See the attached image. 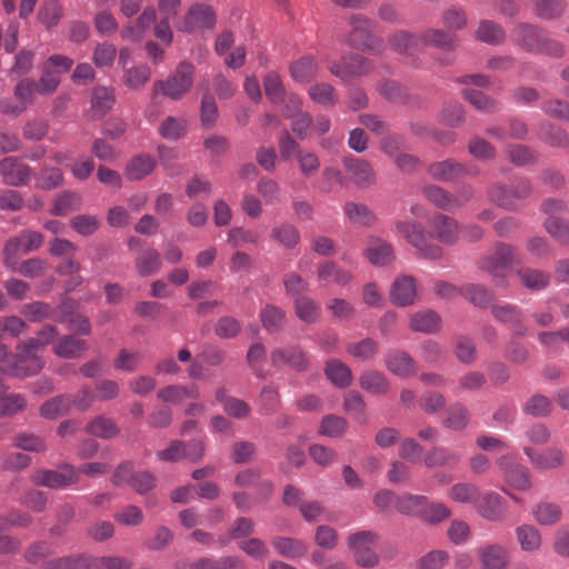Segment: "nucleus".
I'll return each mask as SVG.
<instances>
[{
	"mask_svg": "<svg viewBox=\"0 0 569 569\" xmlns=\"http://www.w3.org/2000/svg\"><path fill=\"white\" fill-rule=\"evenodd\" d=\"M453 34L441 30H429L422 36H411L407 32H398L390 39V46L402 54H413L426 46H433L443 50L455 48Z\"/></svg>",
	"mask_w": 569,
	"mask_h": 569,
	"instance_id": "f257e3e1",
	"label": "nucleus"
},
{
	"mask_svg": "<svg viewBox=\"0 0 569 569\" xmlns=\"http://www.w3.org/2000/svg\"><path fill=\"white\" fill-rule=\"evenodd\" d=\"M57 335L53 326H44L38 333L37 338H31L23 345H20L19 362L29 361V367L18 363L14 367V373L18 376H33L43 368V361L38 357L37 352L46 346H49Z\"/></svg>",
	"mask_w": 569,
	"mask_h": 569,
	"instance_id": "f03ea898",
	"label": "nucleus"
},
{
	"mask_svg": "<svg viewBox=\"0 0 569 569\" xmlns=\"http://www.w3.org/2000/svg\"><path fill=\"white\" fill-rule=\"evenodd\" d=\"M194 70L189 61L179 62L169 78L153 82L154 94L161 93L173 101L183 98L194 84Z\"/></svg>",
	"mask_w": 569,
	"mask_h": 569,
	"instance_id": "7ed1b4c3",
	"label": "nucleus"
},
{
	"mask_svg": "<svg viewBox=\"0 0 569 569\" xmlns=\"http://www.w3.org/2000/svg\"><path fill=\"white\" fill-rule=\"evenodd\" d=\"M397 233L403 236L408 243L416 248L422 259H441L443 251L439 246L428 242L429 234L421 224L408 221H398L396 223Z\"/></svg>",
	"mask_w": 569,
	"mask_h": 569,
	"instance_id": "20e7f679",
	"label": "nucleus"
},
{
	"mask_svg": "<svg viewBox=\"0 0 569 569\" xmlns=\"http://www.w3.org/2000/svg\"><path fill=\"white\" fill-rule=\"evenodd\" d=\"M377 542L378 533L372 531H359L347 538L349 551L352 552L356 563L361 568H375L379 565V556L373 550Z\"/></svg>",
	"mask_w": 569,
	"mask_h": 569,
	"instance_id": "39448f33",
	"label": "nucleus"
},
{
	"mask_svg": "<svg viewBox=\"0 0 569 569\" xmlns=\"http://www.w3.org/2000/svg\"><path fill=\"white\" fill-rule=\"evenodd\" d=\"M43 237L40 232L27 230L7 241L3 253L4 263L12 268L19 254H28L41 248Z\"/></svg>",
	"mask_w": 569,
	"mask_h": 569,
	"instance_id": "423d86ee",
	"label": "nucleus"
},
{
	"mask_svg": "<svg viewBox=\"0 0 569 569\" xmlns=\"http://www.w3.org/2000/svg\"><path fill=\"white\" fill-rule=\"evenodd\" d=\"M78 481V470L74 466L63 465L56 470L39 469L32 476V482L50 489H64Z\"/></svg>",
	"mask_w": 569,
	"mask_h": 569,
	"instance_id": "0eeeda50",
	"label": "nucleus"
},
{
	"mask_svg": "<svg viewBox=\"0 0 569 569\" xmlns=\"http://www.w3.org/2000/svg\"><path fill=\"white\" fill-rule=\"evenodd\" d=\"M515 39L527 50H542L552 56L561 54L562 48L545 38L537 28L520 24L515 29Z\"/></svg>",
	"mask_w": 569,
	"mask_h": 569,
	"instance_id": "6e6552de",
	"label": "nucleus"
},
{
	"mask_svg": "<svg viewBox=\"0 0 569 569\" xmlns=\"http://www.w3.org/2000/svg\"><path fill=\"white\" fill-rule=\"evenodd\" d=\"M214 13L210 7L196 4L189 9L184 18L177 22L176 29L179 32L191 33L211 29L214 26Z\"/></svg>",
	"mask_w": 569,
	"mask_h": 569,
	"instance_id": "1a4fd4ad",
	"label": "nucleus"
},
{
	"mask_svg": "<svg viewBox=\"0 0 569 569\" xmlns=\"http://www.w3.org/2000/svg\"><path fill=\"white\" fill-rule=\"evenodd\" d=\"M351 26L352 30L348 37V42L350 46L370 51L380 48L381 43L372 34V22L369 19L359 14H355L351 18Z\"/></svg>",
	"mask_w": 569,
	"mask_h": 569,
	"instance_id": "9d476101",
	"label": "nucleus"
},
{
	"mask_svg": "<svg viewBox=\"0 0 569 569\" xmlns=\"http://www.w3.org/2000/svg\"><path fill=\"white\" fill-rule=\"evenodd\" d=\"M505 482L515 490L527 491L531 489V478L529 469L525 466L509 460L508 456H501L498 460Z\"/></svg>",
	"mask_w": 569,
	"mask_h": 569,
	"instance_id": "9b49d317",
	"label": "nucleus"
},
{
	"mask_svg": "<svg viewBox=\"0 0 569 569\" xmlns=\"http://www.w3.org/2000/svg\"><path fill=\"white\" fill-rule=\"evenodd\" d=\"M516 260L515 250L503 243L495 247L493 252L480 261V269L488 271L492 277H502L509 266Z\"/></svg>",
	"mask_w": 569,
	"mask_h": 569,
	"instance_id": "f8f14e48",
	"label": "nucleus"
},
{
	"mask_svg": "<svg viewBox=\"0 0 569 569\" xmlns=\"http://www.w3.org/2000/svg\"><path fill=\"white\" fill-rule=\"evenodd\" d=\"M523 451L532 467L540 470L561 468L566 462V452L560 448L552 447L538 452L531 447H525Z\"/></svg>",
	"mask_w": 569,
	"mask_h": 569,
	"instance_id": "ddd939ff",
	"label": "nucleus"
},
{
	"mask_svg": "<svg viewBox=\"0 0 569 569\" xmlns=\"http://www.w3.org/2000/svg\"><path fill=\"white\" fill-rule=\"evenodd\" d=\"M270 359L272 366L287 365L298 371H303L309 366L307 353L297 345L273 349Z\"/></svg>",
	"mask_w": 569,
	"mask_h": 569,
	"instance_id": "4468645a",
	"label": "nucleus"
},
{
	"mask_svg": "<svg viewBox=\"0 0 569 569\" xmlns=\"http://www.w3.org/2000/svg\"><path fill=\"white\" fill-rule=\"evenodd\" d=\"M0 174L6 184L23 186L31 178V169L17 158H6L0 162Z\"/></svg>",
	"mask_w": 569,
	"mask_h": 569,
	"instance_id": "2eb2a0df",
	"label": "nucleus"
},
{
	"mask_svg": "<svg viewBox=\"0 0 569 569\" xmlns=\"http://www.w3.org/2000/svg\"><path fill=\"white\" fill-rule=\"evenodd\" d=\"M475 507L479 515L491 522H500L505 517V502L499 493L493 491L479 495Z\"/></svg>",
	"mask_w": 569,
	"mask_h": 569,
	"instance_id": "dca6fc26",
	"label": "nucleus"
},
{
	"mask_svg": "<svg viewBox=\"0 0 569 569\" xmlns=\"http://www.w3.org/2000/svg\"><path fill=\"white\" fill-rule=\"evenodd\" d=\"M477 553L482 569L508 568V551L502 545H483L478 548Z\"/></svg>",
	"mask_w": 569,
	"mask_h": 569,
	"instance_id": "f3484780",
	"label": "nucleus"
},
{
	"mask_svg": "<svg viewBox=\"0 0 569 569\" xmlns=\"http://www.w3.org/2000/svg\"><path fill=\"white\" fill-rule=\"evenodd\" d=\"M418 296L417 283L413 277L400 276L391 288V300L395 305L407 307L416 302Z\"/></svg>",
	"mask_w": 569,
	"mask_h": 569,
	"instance_id": "a211bd4d",
	"label": "nucleus"
},
{
	"mask_svg": "<svg viewBox=\"0 0 569 569\" xmlns=\"http://www.w3.org/2000/svg\"><path fill=\"white\" fill-rule=\"evenodd\" d=\"M371 264L385 267L395 259V251L391 243L379 237H370L365 252Z\"/></svg>",
	"mask_w": 569,
	"mask_h": 569,
	"instance_id": "6ab92c4d",
	"label": "nucleus"
},
{
	"mask_svg": "<svg viewBox=\"0 0 569 569\" xmlns=\"http://www.w3.org/2000/svg\"><path fill=\"white\" fill-rule=\"evenodd\" d=\"M432 237L443 244H453L458 238L459 229L453 218L438 214L431 220Z\"/></svg>",
	"mask_w": 569,
	"mask_h": 569,
	"instance_id": "aec40b11",
	"label": "nucleus"
},
{
	"mask_svg": "<svg viewBox=\"0 0 569 569\" xmlns=\"http://www.w3.org/2000/svg\"><path fill=\"white\" fill-rule=\"evenodd\" d=\"M530 513L533 521L541 526H553L562 519L561 506L549 500H542L533 505Z\"/></svg>",
	"mask_w": 569,
	"mask_h": 569,
	"instance_id": "412c9836",
	"label": "nucleus"
},
{
	"mask_svg": "<svg viewBox=\"0 0 569 569\" xmlns=\"http://www.w3.org/2000/svg\"><path fill=\"white\" fill-rule=\"evenodd\" d=\"M345 167L349 179L360 188H366L373 183L375 172L370 163L362 159H347Z\"/></svg>",
	"mask_w": 569,
	"mask_h": 569,
	"instance_id": "4be33fe9",
	"label": "nucleus"
},
{
	"mask_svg": "<svg viewBox=\"0 0 569 569\" xmlns=\"http://www.w3.org/2000/svg\"><path fill=\"white\" fill-rule=\"evenodd\" d=\"M318 280L325 284L345 287L353 280V274L332 261H323L318 267Z\"/></svg>",
	"mask_w": 569,
	"mask_h": 569,
	"instance_id": "5701e85b",
	"label": "nucleus"
},
{
	"mask_svg": "<svg viewBox=\"0 0 569 569\" xmlns=\"http://www.w3.org/2000/svg\"><path fill=\"white\" fill-rule=\"evenodd\" d=\"M370 70V64L367 59L360 56L346 60L343 63H333L330 71L333 76L341 78L345 81L367 73Z\"/></svg>",
	"mask_w": 569,
	"mask_h": 569,
	"instance_id": "b1692460",
	"label": "nucleus"
},
{
	"mask_svg": "<svg viewBox=\"0 0 569 569\" xmlns=\"http://www.w3.org/2000/svg\"><path fill=\"white\" fill-rule=\"evenodd\" d=\"M325 375L326 378L330 380L335 387L341 389L349 387L353 380V375L350 367L338 359L327 360Z\"/></svg>",
	"mask_w": 569,
	"mask_h": 569,
	"instance_id": "393cba45",
	"label": "nucleus"
},
{
	"mask_svg": "<svg viewBox=\"0 0 569 569\" xmlns=\"http://www.w3.org/2000/svg\"><path fill=\"white\" fill-rule=\"evenodd\" d=\"M76 303L66 301L61 305L62 317L60 321L68 326V329L77 335H90L91 326L86 316L74 313Z\"/></svg>",
	"mask_w": 569,
	"mask_h": 569,
	"instance_id": "a878e982",
	"label": "nucleus"
},
{
	"mask_svg": "<svg viewBox=\"0 0 569 569\" xmlns=\"http://www.w3.org/2000/svg\"><path fill=\"white\" fill-rule=\"evenodd\" d=\"M386 368L400 378H407L416 372L415 360L405 351L395 350L386 356Z\"/></svg>",
	"mask_w": 569,
	"mask_h": 569,
	"instance_id": "bb28decb",
	"label": "nucleus"
},
{
	"mask_svg": "<svg viewBox=\"0 0 569 569\" xmlns=\"http://www.w3.org/2000/svg\"><path fill=\"white\" fill-rule=\"evenodd\" d=\"M271 543L277 553L289 559L301 558L308 551L303 541L292 537L277 536L272 538Z\"/></svg>",
	"mask_w": 569,
	"mask_h": 569,
	"instance_id": "cd10ccee",
	"label": "nucleus"
},
{
	"mask_svg": "<svg viewBox=\"0 0 569 569\" xmlns=\"http://www.w3.org/2000/svg\"><path fill=\"white\" fill-rule=\"evenodd\" d=\"M409 326L416 332L430 335L440 329L441 318L432 310L417 311L410 316Z\"/></svg>",
	"mask_w": 569,
	"mask_h": 569,
	"instance_id": "c85d7f7f",
	"label": "nucleus"
},
{
	"mask_svg": "<svg viewBox=\"0 0 569 569\" xmlns=\"http://www.w3.org/2000/svg\"><path fill=\"white\" fill-rule=\"evenodd\" d=\"M260 321L266 331L277 333L286 323V311L273 303L264 305L260 311Z\"/></svg>",
	"mask_w": 569,
	"mask_h": 569,
	"instance_id": "c756f323",
	"label": "nucleus"
},
{
	"mask_svg": "<svg viewBox=\"0 0 569 569\" xmlns=\"http://www.w3.org/2000/svg\"><path fill=\"white\" fill-rule=\"evenodd\" d=\"M516 539L520 549L525 552H537L539 551L542 539L539 530L529 523L520 525L516 528Z\"/></svg>",
	"mask_w": 569,
	"mask_h": 569,
	"instance_id": "7c9ffc66",
	"label": "nucleus"
},
{
	"mask_svg": "<svg viewBox=\"0 0 569 569\" xmlns=\"http://www.w3.org/2000/svg\"><path fill=\"white\" fill-rule=\"evenodd\" d=\"M319 62L311 57L298 58L289 67V73L297 82H308L318 76Z\"/></svg>",
	"mask_w": 569,
	"mask_h": 569,
	"instance_id": "2f4dec72",
	"label": "nucleus"
},
{
	"mask_svg": "<svg viewBox=\"0 0 569 569\" xmlns=\"http://www.w3.org/2000/svg\"><path fill=\"white\" fill-rule=\"evenodd\" d=\"M72 409V397L68 395L56 396L42 403L40 415L44 419L54 420L67 415Z\"/></svg>",
	"mask_w": 569,
	"mask_h": 569,
	"instance_id": "473e14b6",
	"label": "nucleus"
},
{
	"mask_svg": "<svg viewBox=\"0 0 569 569\" xmlns=\"http://www.w3.org/2000/svg\"><path fill=\"white\" fill-rule=\"evenodd\" d=\"M469 420L470 415L466 406L456 402L447 409L442 425L453 431H462L467 428Z\"/></svg>",
	"mask_w": 569,
	"mask_h": 569,
	"instance_id": "72a5a7b5",
	"label": "nucleus"
},
{
	"mask_svg": "<svg viewBox=\"0 0 569 569\" xmlns=\"http://www.w3.org/2000/svg\"><path fill=\"white\" fill-rule=\"evenodd\" d=\"M360 388L372 393L382 395L390 389L387 378L377 370H365L359 377Z\"/></svg>",
	"mask_w": 569,
	"mask_h": 569,
	"instance_id": "f704fd0d",
	"label": "nucleus"
},
{
	"mask_svg": "<svg viewBox=\"0 0 569 569\" xmlns=\"http://www.w3.org/2000/svg\"><path fill=\"white\" fill-rule=\"evenodd\" d=\"M295 315L305 323H315L320 317V306L308 296H299L295 299Z\"/></svg>",
	"mask_w": 569,
	"mask_h": 569,
	"instance_id": "c9c22d12",
	"label": "nucleus"
},
{
	"mask_svg": "<svg viewBox=\"0 0 569 569\" xmlns=\"http://www.w3.org/2000/svg\"><path fill=\"white\" fill-rule=\"evenodd\" d=\"M463 172L465 168L453 160L436 162L429 167L431 178L439 181H453L461 177Z\"/></svg>",
	"mask_w": 569,
	"mask_h": 569,
	"instance_id": "e433bc0d",
	"label": "nucleus"
},
{
	"mask_svg": "<svg viewBox=\"0 0 569 569\" xmlns=\"http://www.w3.org/2000/svg\"><path fill=\"white\" fill-rule=\"evenodd\" d=\"M88 348L87 342L71 336H64L53 346L56 356L67 359L78 358Z\"/></svg>",
	"mask_w": 569,
	"mask_h": 569,
	"instance_id": "4c0bfd02",
	"label": "nucleus"
},
{
	"mask_svg": "<svg viewBox=\"0 0 569 569\" xmlns=\"http://www.w3.org/2000/svg\"><path fill=\"white\" fill-rule=\"evenodd\" d=\"M161 256L152 248L146 249L136 260V268L141 277H150L161 270Z\"/></svg>",
	"mask_w": 569,
	"mask_h": 569,
	"instance_id": "58836bf2",
	"label": "nucleus"
},
{
	"mask_svg": "<svg viewBox=\"0 0 569 569\" xmlns=\"http://www.w3.org/2000/svg\"><path fill=\"white\" fill-rule=\"evenodd\" d=\"M156 160L148 154H140L129 162L126 174L129 180L139 181L150 174L154 169Z\"/></svg>",
	"mask_w": 569,
	"mask_h": 569,
	"instance_id": "ea45409f",
	"label": "nucleus"
},
{
	"mask_svg": "<svg viewBox=\"0 0 569 569\" xmlns=\"http://www.w3.org/2000/svg\"><path fill=\"white\" fill-rule=\"evenodd\" d=\"M343 212L350 223L358 227H367L373 223V213L366 204L358 202H347Z\"/></svg>",
	"mask_w": 569,
	"mask_h": 569,
	"instance_id": "a19ab883",
	"label": "nucleus"
},
{
	"mask_svg": "<svg viewBox=\"0 0 569 569\" xmlns=\"http://www.w3.org/2000/svg\"><path fill=\"white\" fill-rule=\"evenodd\" d=\"M158 397L162 401L179 403L189 398L198 399L199 398V389L196 386H190V387L169 386V387H166V388L159 390Z\"/></svg>",
	"mask_w": 569,
	"mask_h": 569,
	"instance_id": "79ce46f5",
	"label": "nucleus"
},
{
	"mask_svg": "<svg viewBox=\"0 0 569 569\" xmlns=\"http://www.w3.org/2000/svg\"><path fill=\"white\" fill-rule=\"evenodd\" d=\"M38 16L42 26L50 29L61 21L63 9L58 0H44L41 3Z\"/></svg>",
	"mask_w": 569,
	"mask_h": 569,
	"instance_id": "37998d69",
	"label": "nucleus"
},
{
	"mask_svg": "<svg viewBox=\"0 0 569 569\" xmlns=\"http://www.w3.org/2000/svg\"><path fill=\"white\" fill-rule=\"evenodd\" d=\"M425 196L435 206L442 210H451L460 206L459 200L438 186H429L425 189Z\"/></svg>",
	"mask_w": 569,
	"mask_h": 569,
	"instance_id": "c03bdc74",
	"label": "nucleus"
},
{
	"mask_svg": "<svg viewBox=\"0 0 569 569\" xmlns=\"http://www.w3.org/2000/svg\"><path fill=\"white\" fill-rule=\"evenodd\" d=\"M347 352L361 361H369L377 357L379 345L371 338H365L358 342L347 345Z\"/></svg>",
	"mask_w": 569,
	"mask_h": 569,
	"instance_id": "a18cd8bd",
	"label": "nucleus"
},
{
	"mask_svg": "<svg viewBox=\"0 0 569 569\" xmlns=\"http://www.w3.org/2000/svg\"><path fill=\"white\" fill-rule=\"evenodd\" d=\"M479 495L478 487L467 482H457L449 490L450 499L459 503L475 505Z\"/></svg>",
	"mask_w": 569,
	"mask_h": 569,
	"instance_id": "49530a36",
	"label": "nucleus"
},
{
	"mask_svg": "<svg viewBox=\"0 0 569 569\" xmlns=\"http://www.w3.org/2000/svg\"><path fill=\"white\" fill-rule=\"evenodd\" d=\"M459 461V456L447 451L443 447H433L425 457V465L428 468L456 466Z\"/></svg>",
	"mask_w": 569,
	"mask_h": 569,
	"instance_id": "de8ad7c7",
	"label": "nucleus"
},
{
	"mask_svg": "<svg viewBox=\"0 0 569 569\" xmlns=\"http://www.w3.org/2000/svg\"><path fill=\"white\" fill-rule=\"evenodd\" d=\"M114 103L113 91L106 87L93 89L91 96V107L96 113L103 116L111 110Z\"/></svg>",
	"mask_w": 569,
	"mask_h": 569,
	"instance_id": "09e8293b",
	"label": "nucleus"
},
{
	"mask_svg": "<svg viewBox=\"0 0 569 569\" xmlns=\"http://www.w3.org/2000/svg\"><path fill=\"white\" fill-rule=\"evenodd\" d=\"M347 422L342 417L327 415L322 418L319 433L330 438H338L346 433Z\"/></svg>",
	"mask_w": 569,
	"mask_h": 569,
	"instance_id": "8fccbe9b",
	"label": "nucleus"
},
{
	"mask_svg": "<svg viewBox=\"0 0 569 569\" xmlns=\"http://www.w3.org/2000/svg\"><path fill=\"white\" fill-rule=\"evenodd\" d=\"M297 162L300 173L306 178H311L318 173L321 167L320 158L317 153L305 150L297 152Z\"/></svg>",
	"mask_w": 569,
	"mask_h": 569,
	"instance_id": "3c124183",
	"label": "nucleus"
},
{
	"mask_svg": "<svg viewBox=\"0 0 569 569\" xmlns=\"http://www.w3.org/2000/svg\"><path fill=\"white\" fill-rule=\"evenodd\" d=\"M309 97L321 106H333L337 101V94L331 84L325 82L313 83L309 88Z\"/></svg>",
	"mask_w": 569,
	"mask_h": 569,
	"instance_id": "603ef678",
	"label": "nucleus"
},
{
	"mask_svg": "<svg viewBox=\"0 0 569 569\" xmlns=\"http://www.w3.org/2000/svg\"><path fill=\"white\" fill-rule=\"evenodd\" d=\"M80 197L72 191H63L58 194L53 207L51 209V213L54 216H64L79 207Z\"/></svg>",
	"mask_w": 569,
	"mask_h": 569,
	"instance_id": "864d4df0",
	"label": "nucleus"
},
{
	"mask_svg": "<svg viewBox=\"0 0 569 569\" xmlns=\"http://www.w3.org/2000/svg\"><path fill=\"white\" fill-rule=\"evenodd\" d=\"M272 237L287 249L296 248L299 243V232L293 224H281L272 229Z\"/></svg>",
	"mask_w": 569,
	"mask_h": 569,
	"instance_id": "5fc2aeb1",
	"label": "nucleus"
},
{
	"mask_svg": "<svg viewBox=\"0 0 569 569\" xmlns=\"http://www.w3.org/2000/svg\"><path fill=\"white\" fill-rule=\"evenodd\" d=\"M88 433L98 436L103 439L112 438L118 433L114 422L110 418L98 416L89 422L87 427Z\"/></svg>",
	"mask_w": 569,
	"mask_h": 569,
	"instance_id": "6e6d98bb",
	"label": "nucleus"
},
{
	"mask_svg": "<svg viewBox=\"0 0 569 569\" xmlns=\"http://www.w3.org/2000/svg\"><path fill=\"white\" fill-rule=\"evenodd\" d=\"M520 281L530 290H541L549 283V274L536 269L519 270Z\"/></svg>",
	"mask_w": 569,
	"mask_h": 569,
	"instance_id": "4d7b16f0",
	"label": "nucleus"
},
{
	"mask_svg": "<svg viewBox=\"0 0 569 569\" xmlns=\"http://www.w3.org/2000/svg\"><path fill=\"white\" fill-rule=\"evenodd\" d=\"M74 231L81 237H90L99 229L100 222L97 216L78 214L71 220Z\"/></svg>",
	"mask_w": 569,
	"mask_h": 569,
	"instance_id": "13d9d810",
	"label": "nucleus"
},
{
	"mask_svg": "<svg viewBox=\"0 0 569 569\" xmlns=\"http://www.w3.org/2000/svg\"><path fill=\"white\" fill-rule=\"evenodd\" d=\"M259 238L260 236L257 231L243 227H234L227 234V241L233 248H239L247 243H257Z\"/></svg>",
	"mask_w": 569,
	"mask_h": 569,
	"instance_id": "bf43d9fd",
	"label": "nucleus"
},
{
	"mask_svg": "<svg viewBox=\"0 0 569 569\" xmlns=\"http://www.w3.org/2000/svg\"><path fill=\"white\" fill-rule=\"evenodd\" d=\"M186 120L167 117L160 124V136L167 140H177L186 134Z\"/></svg>",
	"mask_w": 569,
	"mask_h": 569,
	"instance_id": "052dcab7",
	"label": "nucleus"
},
{
	"mask_svg": "<svg viewBox=\"0 0 569 569\" xmlns=\"http://www.w3.org/2000/svg\"><path fill=\"white\" fill-rule=\"evenodd\" d=\"M151 78V70L148 66L141 64L138 67L124 70V83L131 89H137L146 84Z\"/></svg>",
	"mask_w": 569,
	"mask_h": 569,
	"instance_id": "680f3d73",
	"label": "nucleus"
},
{
	"mask_svg": "<svg viewBox=\"0 0 569 569\" xmlns=\"http://www.w3.org/2000/svg\"><path fill=\"white\" fill-rule=\"evenodd\" d=\"M346 412L352 413L359 422L366 420V401L357 391H349L345 396L343 401Z\"/></svg>",
	"mask_w": 569,
	"mask_h": 569,
	"instance_id": "e2e57ef3",
	"label": "nucleus"
},
{
	"mask_svg": "<svg viewBox=\"0 0 569 569\" xmlns=\"http://www.w3.org/2000/svg\"><path fill=\"white\" fill-rule=\"evenodd\" d=\"M60 83L61 76L58 71L50 68H42L40 80L37 82L38 93L41 96L52 94L56 92Z\"/></svg>",
	"mask_w": 569,
	"mask_h": 569,
	"instance_id": "0e129e2a",
	"label": "nucleus"
},
{
	"mask_svg": "<svg viewBox=\"0 0 569 569\" xmlns=\"http://www.w3.org/2000/svg\"><path fill=\"white\" fill-rule=\"evenodd\" d=\"M427 498L422 496L406 495L396 499V510L405 515H413L421 512L426 505Z\"/></svg>",
	"mask_w": 569,
	"mask_h": 569,
	"instance_id": "69168bd1",
	"label": "nucleus"
},
{
	"mask_svg": "<svg viewBox=\"0 0 569 569\" xmlns=\"http://www.w3.org/2000/svg\"><path fill=\"white\" fill-rule=\"evenodd\" d=\"M283 287L288 296L299 297L308 291L309 283L300 274L295 271L287 272L283 277Z\"/></svg>",
	"mask_w": 569,
	"mask_h": 569,
	"instance_id": "338daca9",
	"label": "nucleus"
},
{
	"mask_svg": "<svg viewBox=\"0 0 569 569\" xmlns=\"http://www.w3.org/2000/svg\"><path fill=\"white\" fill-rule=\"evenodd\" d=\"M253 532V522L248 518H238L229 529V536L219 538L222 546H226L229 539H240L251 536Z\"/></svg>",
	"mask_w": 569,
	"mask_h": 569,
	"instance_id": "774afa93",
	"label": "nucleus"
}]
</instances>
